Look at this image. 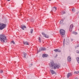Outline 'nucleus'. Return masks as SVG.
<instances>
[{
	"label": "nucleus",
	"mask_w": 79,
	"mask_h": 79,
	"mask_svg": "<svg viewBox=\"0 0 79 79\" xmlns=\"http://www.w3.org/2000/svg\"><path fill=\"white\" fill-rule=\"evenodd\" d=\"M78 73H79V71L75 72H74L75 74H78Z\"/></svg>",
	"instance_id": "27"
},
{
	"label": "nucleus",
	"mask_w": 79,
	"mask_h": 79,
	"mask_svg": "<svg viewBox=\"0 0 79 79\" xmlns=\"http://www.w3.org/2000/svg\"><path fill=\"white\" fill-rule=\"evenodd\" d=\"M11 43H12V44H15V43L13 41H11Z\"/></svg>",
	"instance_id": "28"
},
{
	"label": "nucleus",
	"mask_w": 79,
	"mask_h": 79,
	"mask_svg": "<svg viewBox=\"0 0 79 79\" xmlns=\"http://www.w3.org/2000/svg\"><path fill=\"white\" fill-rule=\"evenodd\" d=\"M72 76V74L71 73H69L67 75V77L68 78L69 76Z\"/></svg>",
	"instance_id": "11"
},
{
	"label": "nucleus",
	"mask_w": 79,
	"mask_h": 79,
	"mask_svg": "<svg viewBox=\"0 0 79 79\" xmlns=\"http://www.w3.org/2000/svg\"><path fill=\"white\" fill-rule=\"evenodd\" d=\"M46 50V48H40V49L38 51L39 52H41V51Z\"/></svg>",
	"instance_id": "5"
},
{
	"label": "nucleus",
	"mask_w": 79,
	"mask_h": 79,
	"mask_svg": "<svg viewBox=\"0 0 79 79\" xmlns=\"http://www.w3.org/2000/svg\"><path fill=\"white\" fill-rule=\"evenodd\" d=\"M69 40L68 39L65 41V44L66 45H69Z\"/></svg>",
	"instance_id": "12"
},
{
	"label": "nucleus",
	"mask_w": 79,
	"mask_h": 79,
	"mask_svg": "<svg viewBox=\"0 0 79 79\" xmlns=\"http://www.w3.org/2000/svg\"><path fill=\"white\" fill-rule=\"evenodd\" d=\"M60 34L61 35V37H64V35L65 34V31L63 29H61L60 31Z\"/></svg>",
	"instance_id": "3"
},
{
	"label": "nucleus",
	"mask_w": 79,
	"mask_h": 79,
	"mask_svg": "<svg viewBox=\"0 0 79 79\" xmlns=\"http://www.w3.org/2000/svg\"><path fill=\"white\" fill-rule=\"evenodd\" d=\"M32 66V64H31L29 65V67H31Z\"/></svg>",
	"instance_id": "32"
},
{
	"label": "nucleus",
	"mask_w": 79,
	"mask_h": 79,
	"mask_svg": "<svg viewBox=\"0 0 79 79\" xmlns=\"http://www.w3.org/2000/svg\"><path fill=\"white\" fill-rule=\"evenodd\" d=\"M21 28L23 30H24V28H26V27L24 25H22L21 26Z\"/></svg>",
	"instance_id": "7"
},
{
	"label": "nucleus",
	"mask_w": 79,
	"mask_h": 79,
	"mask_svg": "<svg viewBox=\"0 0 79 79\" xmlns=\"http://www.w3.org/2000/svg\"><path fill=\"white\" fill-rule=\"evenodd\" d=\"M60 13L61 15H64V14L65 13V12H62Z\"/></svg>",
	"instance_id": "24"
},
{
	"label": "nucleus",
	"mask_w": 79,
	"mask_h": 79,
	"mask_svg": "<svg viewBox=\"0 0 79 79\" xmlns=\"http://www.w3.org/2000/svg\"><path fill=\"white\" fill-rule=\"evenodd\" d=\"M6 26V25L3 23H0V29L1 30H2Z\"/></svg>",
	"instance_id": "4"
},
{
	"label": "nucleus",
	"mask_w": 79,
	"mask_h": 79,
	"mask_svg": "<svg viewBox=\"0 0 79 79\" xmlns=\"http://www.w3.org/2000/svg\"><path fill=\"white\" fill-rule=\"evenodd\" d=\"M47 55L45 54H43L42 56L43 58H45V57H47Z\"/></svg>",
	"instance_id": "16"
},
{
	"label": "nucleus",
	"mask_w": 79,
	"mask_h": 79,
	"mask_svg": "<svg viewBox=\"0 0 79 79\" xmlns=\"http://www.w3.org/2000/svg\"><path fill=\"white\" fill-rule=\"evenodd\" d=\"M30 32L31 34H32L33 33V29H31L30 30Z\"/></svg>",
	"instance_id": "21"
},
{
	"label": "nucleus",
	"mask_w": 79,
	"mask_h": 79,
	"mask_svg": "<svg viewBox=\"0 0 79 79\" xmlns=\"http://www.w3.org/2000/svg\"><path fill=\"white\" fill-rule=\"evenodd\" d=\"M53 10L54 11H56V7H53Z\"/></svg>",
	"instance_id": "19"
},
{
	"label": "nucleus",
	"mask_w": 79,
	"mask_h": 79,
	"mask_svg": "<svg viewBox=\"0 0 79 79\" xmlns=\"http://www.w3.org/2000/svg\"><path fill=\"white\" fill-rule=\"evenodd\" d=\"M67 60L68 61V62H70L71 61V57H70V56H69L68 57Z\"/></svg>",
	"instance_id": "8"
},
{
	"label": "nucleus",
	"mask_w": 79,
	"mask_h": 79,
	"mask_svg": "<svg viewBox=\"0 0 79 79\" xmlns=\"http://www.w3.org/2000/svg\"><path fill=\"white\" fill-rule=\"evenodd\" d=\"M78 13H79V12H78Z\"/></svg>",
	"instance_id": "39"
},
{
	"label": "nucleus",
	"mask_w": 79,
	"mask_h": 79,
	"mask_svg": "<svg viewBox=\"0 0 79 79\" xmlns=\"http://www.w3.org/2000/svg\"><path fill=\"white\" fill-rule=\"evenodd\" d=\"M74 79H78V78H75Z\"/></svg>",
	"instance_id": "36"
},
{
	"label": "nucleus",
	"mask_w": 79,
	"mask_h": 79,
	"mask_svg": "<svg viewBox=\"0 0 79 79\" xmlns=\"http://www.w3.org/2000/svg\"><path fill=\"white\" fill-rule=\"evenodd\" d=\"M49 1H51V0H49Z\"/></svg>",
	"instance_id": "38"
},
{
	"label": "nucleus",
	"mask_w": 79,
	"mask_h": 79,
	"mask_svg": "<svg viewBox=\"0 0 79 79\" xmlns=\"http://www.w3.org/2000/svg\"><path fill=\"white\" fill-rule=\"evenodd\" d=\"M39 41L40 42H41V38L40 37L39 38Z\"/></svg>",
	"instance_id": "20"
},
{
	"label": "nucleus",
	"mask_w": 79,
	"mask_h": 79,
	"mask_svg": "<svg viewBox=\"0 0 79 79\" xmlns=\"http://www.w3.org/2000/svg\"><path fill=\"white\" fill-rule=\"evenodd\" d=\"M0 40L2 43L7 42V39L5 35L1 34L0 35Z\"/></svg>",
	"instance_id": "2"
},
{
	"label": "nucleus",
	"mask_w": 79,
	"mask_h": 79,
	"mask_svg": "<svg viewBox=\"0 0 79 79\" xmlns=\"http://www.w3.org/2000/svg\"><path fill=\"white\" fill-rule=\"evenodd\" d=\"M72 11L73 12H75V9L74 8L72 9Z\"/></svg>",
	"instance_id": "25"
},
{
	"label": "nucleus",
	"mask_w": 79,
	"mask_h": 79,
	"mask_svg": "<svg viewBox=\"0 0 79 79\" xmlns=\"http://www.w3.org/2000/svg\"><path fill=\"white\" fill-rule=\"evenodd\" d=\"M42 35H45V34L44 32H42Z\"/></svg>",
	"instance_id": "29"
},
{
	"label": "nucleus",
	"mask_w": 79,
	"mask_h": 79,
	"mask_svg": "<svg viewBox=\"0 0 79 79\" xmlns=\"http://www.w3.org/2000/svg\"><path fill=\"white\" fill-rule=\"evenodd\" d=\"M73 34H75V35H76L77 34V32L75 31H73Z\"/></svg>",
	"instance_id": "17"
},
{
	"label": "nucleus",
	"mask_w": 79,
	"mask_h": 79,
	"mask_svg": "<svg viewBox=\"0 0 79 79\" xmlns=\"http://www.w3.org/2000/svg\"><path fill=\"white\" fill-rule=\"evenodd\" d=\"M77 60L78 63L79 64V57H77L76 58Z\"/></svg>",
	"instance_id": "18"
},
{
	"label": "nucleus",
	"mask_w": 79,
	"mask_h": 79,
	"mask_svg": "<svg viewBox=\"0 0 79 79\" xmlns=\"http://www.w3.org/2000/svg\"><path fill=\"white\" fill-rule=\"evenodd\" d=\"M49 65L51 69H56L59 68L60 66L57 64H55L53 61H52L49 64Z\"/></svg>",
	"instance_id": "1"
},
{
	"label": "nucleus",
	"mask_w": 79,
	"mask_h": 79,
	"mask_svg": "<svg viewBox=\"0 0 79 79\" xmlns=\"http://www.w3.org/2000/svg\"><path fill=\"white\" fill-rule=\"evenodd\" d=\"M56 56H58V55H57V54L56 55Z\"/></svg>",
	"instance_id": "35"
},
{
	"label": "nucleus",
	"mask_w": 79,
	"mask_h": 79,
	"mask_svg": "<svg viewBox=\"0 0 79 79\" xmlns=\"http://www.w3.org/2000/svg\"><path fill=\"white\" fill-rule=\"evenodd\" d=\"M50 70L51 71V73H52V74H56V73H55V71H54L53 70Z\"/></svg>",
	"instance_id": "10"
},
{
	"label": "nucleus",
	"mask_w": 79,
	"mask_h": 79,
	"mask_svg": "<svg viewBox=\"0 0 79 79\" xmlns=\"http://www.w3.org/2000/svg\"><path fill=\"white\" fill-rule=\"evenodd\" d=\"M3 73V70L1 69L0 71V73Z\"/></svg>",
	"instance_id": "23"
},
{
	"label": "nucleus",
	"mask_w": 79,
	"mask_h": 79,
	"mask_svg": "<svg viewBox=\"0 0 79 79\" xmlns=\"http://www.w3.org/2000/svg\"><path fill=\"white\" fill-rule=\"evenodd\" d=\"M44 37H45L46 38H48L49 37V36L45 34L44 35Z\"/></svg>",
	"instance_id": "15"
},
{
	"label": "nucleus",
	"mask_w": 79,
	"mask_h": 79,
	"mask_svg": "<svg viewBox=\"0 0 79 79\" xmlns=\"http://www.w3.org/2000/svg\"><path fill=\"white\" fill-rule=\"evenodd\" d=\"M73 24H71L70 25V27L69 28V31L70 32H71V31H72V29L73 27Z\"/></svg>",
	"instance_id": "6"
},
{
	"label": "nucleus",
	"mask_w": 79,
	"mask_h": 79,
	"mask_svg": "<svg viewBox=\"0 0 79 79\" xmlns=\"http://www.w3.org/2000/svg\"><path fill=\"white\" fill-rule=\"evenodd\" d=\"M31 22H34V20L33 19V18L31 19Z\"/></svg>",
	"instance_id": "26"
},
{
	"label": "nucleus",
	"mask_w": 79,
	"mask_h": 79,
	"mask_svg": "<svg viewBox=\"0 0 79 79\" xmlns=\"http://www.w3.org/2000/svg\"><path fill=\"white\" fill-rule=\"evenodd\" d=\"M78 46H76L75 47V48H77V47H78Z\"/></svg>",
	"instance_id": "34"
},
{
	"label": "nucleus",
	"mask_w": 79,
	"mask_h": 79,
	"mask_svg": "<svg viewBox=\"0 0 79 79\" xmlns=\"http://www.w3.org/2000/svg\"><path fill=\"white\" fill-rule=\"evenodd\" d=\"M76 52L77 53H79V51L78 50H77L76 51Z\"/></svg>",
	"instance_id": "31"
},
{
	"label": "nucleus",
	"mask_w": 79,
	"mask_h": 79,
	"mask_svg": "<svg viewBox=\"0 0 79 79\" xmlns=\"http://www.w3.org/2000/svg\"><path fill=\"white\" fill-rule=\"evenodd\" d=\"M55 52H61V50L59 49H56L54 50Z\"/></svg>",
	"instance_id": "9"
},
{
	"label": "nucleus",
	"mask_w": 79,
	"mask_h": 79,
	"mask_svg": "<svg viewBox=\"0 0 79 79\" xmlns=\"http://www.w3.org/2000/svg\"><path fill=\"white\" fill-rule=\"evenodd\" d=\"M71 40L72 42L73 41V39H71Z\"/></svg>",
	"instance_id": "33"
},
{
	"label": "nucleus",
	"mask_w": 79,
	"mask_h": 79,
	"mask_svg": "<svg viewBox=\"0 0 79 79\" xmlns=\"http://www.w3.org/2000/svg\"><path fill=\"white\" fill-rule=\"evenodd\" d=\"M7 0V1H10V0Z\"/></svg>",
	"instance_id": "37"
},
{
	"label": "nucleus",
	"mask_w": 79,
	"mask_h": 79,
	"mask_svg": "<svg viewBox=\"0 0 79 79\" xmlns=\"http://www.w3.org/2000/svg\"><path fill=\"white\" fill-rule=\"evenodd\" d=\"M23 57L24 58H26V55H27V54H26V53L25 52H23Z\"/></svg>",
	"instance_id": "14"
},
{
	"label": "nucleus",
	"mask_w": 79,
	"mask_h": 79,
	"mask_svg": "<svg viewBox=\"0 0 79 79\" xmlns=\"http://www.w3.org/2000/svg\"><path fill=\"white\" fill-rule=\"evenodd\" d=\"M63 20H61L60 22V24H62V23H63Z\"/></svg>",
	"instance_id": "22"
},
{
	"label": "nucleus",
	"mask_w": 79,
	"mask_h": 79,
	"mask_svg": "<svg viewBox=\"0 0 79 79\" xmlns=\"http://www.w3.org/2000/svg\"><path fill=\"white\" fill-rule=\"evenodd\" d=\"M65 39H64V40H63V43L64 45V42H65Z\"/></svg>",
	"instance_id": "30"
},
{
	"label": "nucleus",
	"mask_w": 79,
	"mask_h": 79,
	"mask_svg": "<svg viewBox=\"0 0 79 79\" xmlns=\"http://www.w3.org/2000/svg\"><path fill=\"white\" fill-rule=\"evenodd\" d=\"M23 44H24V45H29V43L27 41H23Z\"/></svg>",
	"instance_id": "13"
}]
</instances>
